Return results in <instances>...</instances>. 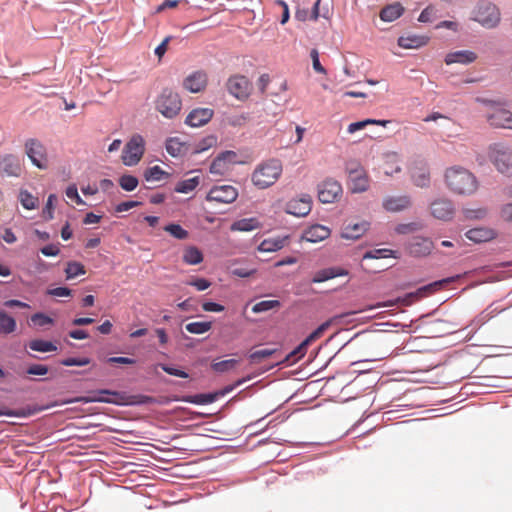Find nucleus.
Returning a JSON list of instances; mask_svg holds the SVG:
<instances>
[{"instance_id": "4c0bfd02", "label": "nucleus", "mask_w": 512, "mask_h": 512, "mask_svg": "<svg viewBox=\"0 0 512 512\" xmlns=\"http://www.w3.org/2000/svg\"><path fill=\"white\" fill-rule=\"evenodd\" d=\"M462 215L465 220H482L488 215V210L485 207L463 208Z\"/></svg>"}, {"instance_id": "f03ea898", "label": "nucleus", "mask_w": 512, "mask_h": 512, "mask_svg": "<svg viewBox=\"0 0 512 512\" xmlns=\"http://www.w3.org/2000/svg\"><path fill=\"white\" fill-rule=\"evenodd\" d=\"M283 172V166L278 159H269L256 166L251 181L258 189H267L274 185Z\"/></svg>"}, {"instance_id": "e2e57ef3", "label": "nucleus", "mask_w": 512, "mask_h": 512, "mask_svg": "<svg viewBox=\"0 0 512 512\" xmlns=\"http://www.w3.org/2000/svg\"><path fill=\"white\" fill-rule=\"evenodd\" d=\"M188 285L195 287L198 291H204L208 289L211 283L204 278H196L187 282Z\"/></svg>"}, {"instance_id": "4468645a", "label": "nucleus", "mask_w": 512, "mask_h": 512, "mask_svg": "<svg viewBox=\"0 0 512 512\" xmlns=\"http://www.w3.org/2000/svg\"><path fill=\"white\" fill-rule=\"evenodd\" d=\"M431 214L442 221H450L455 214V206L449 198H438L430 204Z\"/></svg>"}, {"instance_id": "c03bdc74", "label": "nucleus", "mask_w": 512, "mask_h": 512, "mask_svg": "<svg viewBox=\"0 0 512 512\" xmlns=\"http://www.w3.org/2000/svg\"><path fill=\"white\" fill-rule=\"evenodd\" d=\"M239 364L237 359H227L218 362H213L211 367L215 372L224 373L234 369Z\"/></svg>"}, {"instance_id": "423d86ee", "label": "nucleus", "mask_w": 512, "mask_h": 512, "mask_svg": "<svg viewBox=\"0 0 512 512\" xmlns=\"http://www.w3.org/2000/svg\"><path fill=\"white\" fill-rule=\"evenodd\" d=\"M346 172L349 179V189L353 193H362L369 188V177L363 166L355 161L351 160L346 163Z\"/></svg>"}, {"instance_id": "6ab92c4d", "label": "nucleus", "mask_w": 512, "mask_h": 512, "mask_svg": "<svg viewBox=\"0 0 512 512\" xmlns=\"http://www.w3.org/2000/svg\"><path fill=\"white\" fill-rule=\"evenodd\" d=\"M214 111L209 108L193 109L186 117L185 123L191 127H201L207 124L213 117Z\"/></svg>"}, {"instance_id": "4d7b16f0", "label": "nucleus", "mask_w": 512, "mask_h": 512, "mask_svg": "<svg viewBox=\"0 0 512 512\" xmlns=\"http://www.w3.org/2000/svg\"><path fill=\"white\" fill-rule=\"evenodd\" d=\"M56 200H57V197L55 194H50L48 196L46 205L42 211L43 217L45 219L51 220L53 218L54 203L56 202Z\"/></svg>"}, {"instance_id": "a878e982", "label": "nucleus", "mask_w": 512, "mask_h": 512, "mask_svg": "<svg viewBox=\"0 0 512 512\" xmlns=\"http://www.w3.org/2000/svg\"><path fill=\"white\" fill-rule=\"evenodd\" d=\"M346 275H348V271L344 268H341V267L325 268V269L317 271L314 274V276L312 278V282L313 283H321V282L333 279L335 277L346 276Z\"/></svg>"}, {"instance_id": "cd10ccee", "label": "nucleus", "mask_w": 512, "mask_h": 512, "mask_svg": "<svg viewBox=\"0 0 512 512\" xmlns=\"http://www.w3.org/2000/svg\"><path fill=\"white\" fill-rule=\"evenodd\" d=\"M428 40V37L425 36H401L398 39V45L404 49H417L422 46H425L428 43Z\"/></svg>"}, {"instance_id": "c756f323", "label": "nucleus", "mask_w": 512, "mask_h": 512, "mask_svg": "<svg viewBox=\"0 0 512 512\" xmlns=\"http://www.w3.org/2000/svg\"><path fill=\"white\" fill-rule=\"evenodd\" d=\"M166 150L171 156L177 157L183 155L186 152L187 147L179 138L173 137L166 141Z\"/></svg>"}, {"instance_id": "79ce46f5", "label": "nucleus", "mask_w": 512, "mask_h": 512, "mask_svg": "<svg viewBox=\"0 0 512 512\" xmlns=\"http://www.w3.org/2000/svg\"><path fill=\"white\" fill-rule=\"evenodd\" d=\"M19 201L21 205L27 210L35 209L38 206V198L33 196L27 190L20 191Z\"/></svg>"}, {"instance_id": "7ed1b4c3", "label": "nucleus", "mask_w": 512, "mask_h": 512, "mask_svg": "<svg viewBox=\"0 0 512 512\" xmlns=\"http://www.w3.org/2000/svg\"><path fill=\"white\" fill-rule=\"evenodd\" d=\"M471 20L487 29L496 28L501 21L500 9L494 3L480 0L471 11Z\"/></svg>"}, {"instance_id": "774afa93", "label": "nucleus", "mask_w": 512, "mask_h": 512, "mask_svg": "<svg viewBox=\"0 0 512 512\" xmlns=\"http://www.w3.org/2000/svg\"><path fill=\"white\" fill-rule=\"evenodd\" d=\"M71 290L67 287H57L53 289H49L47 293L51 296L55 297H68L71 296Z\"/></svg>"}, {"instance_id": "052dcab7", "label": "nucleus", "mask_w": 512, "mask_h": 512, "mask_svg": "<svg viewBox=\"0 0 512 512\" xmlns=\"http://www.w3.org/2000/svg\"><path fill=\"white\" fill-rule=\"evenodd\" d=\"M420 229V225L415 223V222H411V223H407V224H399L396 226L395 228V231L398 233V234H407V233H410V232H414V231H417Z\"/></svg>"}, {"instance_id": "b1692460", "label": "nucleus", "mask_w": 512, "mask_h": 512, "mask_svg": "<svg viewBox=\"0 0 512 512\" xmlns=\"http://www.w3.org/2000/svg\"><path fill=\"white\" fill-rule=\"evenodd\" d=\"M207 75L204 72H194L184 80V87L192 93H198L205 88Z\"/></svg>"}, {"instance_id": "37998d69", "label": "nucleus", "mask_w": 512, "mask_h": 512, "mask_svg": "<svg viewBox=\"0 0 512 512\" xmlns=\"http://www.w3.org/2000/svg\"><path fill=\"white\" fill-rule=\"evenodd\" d=\"M168 176L169 174L158 165L146 169L144 173L146 181H161Z\"/></svg>"}, {"instance_id": "f257e3e1", "label": "nucleus", "mask_w": 512, "mask_h": 512, "mask_svg": "<svg viewBox=\"0 0 512 512\" xmlns=\"http://www.w3.org/2000/svg\"><path fill=\"white\" fill-rule=\"evenodd\" d=\"M444 183L452 194L458 196H472L479 189L478 178L461 165H453L445 169Z\"/></svg>"}, {"instance_id": "1a4fd4ad", "label": "nucleus", "mask_w": 512, "mask_h": 512, "mask_svg": "<svg viewBox=\"0 0 512 512\" xmlns=\"http://www.w3.org/2000/svg\"><path fill=\"white\" fill-rule=\"evenodd\" d=\"M226 87L232 96L241 101L249 97L252 89L250 81L243 75L231 76L226 83Z\"/></svg>"}, {"instance_id": "338daca9", "label": "nucleus", "mask_w": 512, "mask_h": 512, "mask_svg": "<svg viewBox=\"0 0 512 512\" xmlns=\"http://www.w3.org/2000/svg\"><path fill=\"white\" fill-rule=\"evenodd\" d=\"M27 373L30 375H46L48 373V367L41 364H33L28 367Z\"/></svg>"}, {"instance_id": "bb28decb", "label": "nucleus", "mask_w": 512, "mask_h": 512, "mask_svg": "<svg viewBox=\"0 0 512 512\" xmlns=\"http://www.w3.org/2000/svg\"><path fill=\"white\" fill-rule=\"evenodd\" d=\"M368 227L369 223L366 221L349 223L344 227L341 235L345 239L355 240L360 238L368 230Z\"/></svg>"}, {"instance_id": "c85d7f7f", "label": "nucleus", "mask_w": 512, "mask_h": 512, "mask_svg": "<svg viewBox=\"0 0 512 512\" xmlns=\"http://www.w3.org/2000/svg\"><path fill=\"white\" fill-rule=\"evenodd\" d=\"M404 12V7L399 2H395L385 6L380 12L381 20L392 22L398 19Z\"/></svg>"}, {"instance_id": "4be33fe9", "label": "nucleus", "mask_w": 512, "mask_h": 512, "mask_svg": "<svg viewBox=\"0 0 512 512\" xmlns=\"http://www.w3.org/2000/svg\"><path fill=\"white\" fill-rule=\"evenodd\" d=\"M330 234L331 230L327 226L315 224L305 230L303 239L308 242L317 243L328 238Z\"/></svg>"}, {"instance_id": "7c9ffc66", "label": "nucleus", "mask_w": 512, "mask_h": 512, "mask_svg": "<svg viewBox=\"0 0 512 512\" xmlns=\"http://www.w3.org/2000/svg\"><path fill=\"white\" fill-rule=\"evenodd\" d=\"M183 261L188 265H197L203 261V254L197 247L189 246L184 250Z\"/></svg>"}, {"instance_id": "864d4df0", "label": "nucleus", "mask_w": 512, "mask_h": 512, "mask_svg": "<svg viewBox=\"0 0 512 512\" xmlns=\"http://www.w3.org/2000/svg\"><path fill=\"white\" fill-rule=\"evenodd\" d=\"M381 257H396L395 251L391 249H376L368 251L364 254L363 259L381 258Z\"/></svg>"}, {"instance_id": "e433bc0d", "label": "nucleus", "mask_w": 512, "mask_h": 512, "mask_svg": "<svg viewBox=\"0 0 512 512\" xmlns=\"http://www.w3.org/2000/svg\"><path fill=\"white\" fill-rule=\"evenodd\" d=\"M28 346L31 350L42 353L53 352L57 350V346L52 342L42 339L31 340Z\"/></svg>"}, {"instance_id": "0eeeda50", "label": "nucleus", "mask_w": 512, "mask_h": 512, "mask_svg": "<svg viewBox=\"0 0 512 512\" xmlns=\"http://www.w3.org/2000/svg\"><path fill=\"white\" fill-rule=\"evenodd\" d=\"M24 147L25 153L33 165L43 170L48 167L47 151L42 142L31 138L26 140Z\"/></svg>"}, {"instance_id": "a19ab883", "label": "nucleus", "mask_w": 512, "mask_h": 512, "mask_svg": "<svg viewBox=\"0 0 512 512\" xmlns=\"http://www.w3.org/2000/svg\"><path fill=\"white\" fill-rule=\"evenodd\" d=\"M65 273L67 279H74L77 276L84 275L86 273V269L80 262L70 261L67 263Z\"/></svg>"}, {"instance_id": "6e6552de", "label": "nucleus", "mask_w": 512, "mask_h": 512, "mask_svg": "<svg viewBox=\"0 0 512 512\" xmlns=\"http://www.w3.org/2000/svg\"><path fill=\"white\" fill-rule=\"evenodd\" d=\"M144 139L140 135H134L126 144L122 160L127 166L136 165L144 154Z\"/></svg>"}, {"instance_id": "a18cd8bd", "label": "nucleus", "mask_w": 512, "mask_h": 512, "mask_svg": "<svg viewBox=\"0 0 512 512\" xmlns=\"http://www.w3.org/2000/svg\"><path fill=\"white\" fill-rule=\"evenodd\" d=\"M212 327V323L209 321L204 322H191L188 323L185 328L191 334H203L208 332Z\"/></svg>"}, {"instance_id": "603ef678", "label": "nucleus", "mask_w": 512, "mask_h": 512, "mask_svg": "<svg viewBox=\"0 0 512 512\" xmlns=\"http://www.w3.org/2000/svg\"><path fill=\"white\" fill-rule=\"evenodd\" d=\"M165 231L170 233L173 237L183 240L188 237V232L178 224H169L165 227Z\"/></svg>"}, {"instance_id": "aec40b11", "label": "nucleus", "mask_w": 512, "mask_h": 512, "mask_svg": "<svg viewBox=\"0 0 512 512\" xmlns=\"http://www.w3.org/2000/svg\"><path fill=\"white\" fill-rule=\"evenodd\" d=\"M382 205L388 212H400L411 206V199L407 195L388 196L383 199Z\"/></svg>"}, {"instance_id": "f3484780", "label": "nucleus", "mask_w": 512, "mask_h": 512, "mask_svg": "<svg viewBox=\"0 0 512 512\" xmlns=\"http://www.w3.org/2000/svg\"><path fill=\"white\" fill-rule=\"evenodd\" d=\"M105 395L118 396L119 393L115 391H110L107 389L99 390L95 392L92 396H80L72 399L63 400L60 404H70V403H92V402H105V403H117L116 400L105 397Z\"/></svg>"}, {"instance_id": "20e7f679", "label": "nucleus", "mask_w": 512, "mask_h": 512, "mask_svg": "<svg viewBox=\"0 0 512 512\" xmlns=\"http://www.w3.org/2000/svg\"><path fill=\"white\" fill-rule=\"evenodd\" d=\"M487 155L489 161L499 173L512 176L511 147L503 143H494L489 146Z\"/></svg>"}, {"instance_id": "6e6d98bb", "label": "nucleus", "mask_w": 512, "mask_h": 512, "mask_svg": "<svg viewBox=\"0 0 512 512\" xmlns=\"http://www.w3.org/2000/svg\"><path fill=\"white\" fill-rule=\"evenodd\" d=\"M31 322L36 326H46L54 323V320L44 313H35L31 316Z\"/></svg>"}, {"instance_id": "9d476101", "label": "nucleus", "mask_w": 512, "mask_h": 512, "mask_svg": "<svg viewBox=\"0 0 512 512\" xmlns=\"http://www.w3.org/2000/svg\"><path fill=\"white\" fill-rule=\"evenodd\" d=\"M343 193L341 184L328 178L318 185V199L322 203H333L337 201Z\"/></svg>"}, {"instance_id": "ddd939ff", "label": "nucleus", "mask_w": 512, "mask_h": 512, "mask_svg": "<svg viewBox=\"0 0 512 512\" xmlns=\"http://www.w3.org/2000/svg\"><path fill=\"white\" fill-rule=\"evenodd\" d=\"M409 173L417 187L425 188L430 185V170L425 161L414 160L409 167Z\"/></svg>"}, {"instance_id": "2f4dec72", "label": "nucleus", "mask_w": 512, "mask_h": 512, "mask_svg": "<svg viewBox=\"0 0 512 512\" xmlns=\"http://www.w3.org/2000/svg\"><path fill=\"white\" fill-rule=\"evenodd\" d=\"M259 228V222L256 218H245L235 221L232 226V231L248 232Z\"/></svg>"}, {"instance_id": "f8f14e48", "label": "nucleus", "mask_w": 512, "mask_h": 512, "mask_svg": "<svg viewBox=\"0 0 512 512\" xmlns=\"http://www.w3.org/2000/svg\"><path fill=\"white\" fill-rule=\"evenodd\" d=\"M486 120L494 128L512 130V112L501 107H493L486 113Z\"/></svg>"}, {"instance_id": "3c124183", "label": "nucleus", "mask_w": 512, "mask_h": 512, "mask_svg": "<svg viewBox=\"0 0 512 512\" xmlns=\"http://www.w3.org/2000/svg\"><path fill=\"white\" fill-rule=\"evenodd\" d=\"M442 282H448V281L444 280V281L434 282L429 285L423 286V287L419 288L415 293H411L409 296L416 297V298L424 297L430 293H433L437 289V287L442 284Z\"/></svg>"}, {"instance_id": "72a5a7b5", "label": "nucleus", "mask_w": 512, "mask_h": 512, "mask_svg": "<svg viewBox=\"0 0 512 512\" xmlns=\"http://www.w3.org/2000/svg\"><path fill=\"white\" fill-rule=\"evenodd\" d=\"M16 330V321L6 311L0 310V333L10 334Z\"/></svg>"}, {"instance_id": "8fccbe9b", "label": "nucleus", "mask_w": 512, "mask_h": 512, "mask_svg": "<svg viewBox=\"0 0 512 512\" xmlns=\"http://www.w3.org/2000/svg\"><path fill=\"white\" fill-rule=\"evenodd\" d=\"M279 306H280V302L278 300H263V301L256 303L252 307V311L254 313H261V312L272 310Z\"/></svg>"}, {"instance_id": "69168bd1", "label": "nucleus", "mask_w": 512, "mask_h": 512, "mask_svg": "<svg viewBox=\"0 0 512 512\" xmlns=\"http://www.w3.org/2000/svg\"><path fill=\"white\" fill-rule=\"evenodd\" d=\"M66 196L75 201L78 205L84 204V201L81 199V197L78 194V190L76 185H70L66 189Z\"/></svg>"}, {"instance_id": "49530a36", "label": "nucleus", "mask_w": 512, "mask_h": 512, "mask_svg": "<svg viewBox=\"0 0 512 512\" xmlns=\"http://www.w3.org/2000/svg\"><path fill=\"white\" fill-rule=\"evenodd\" d=\"M505 310L506 308L491 305L478 316L477 321L481 324H484L485 322L489 321L490 319L494 318L495 316L504 312Z\"/></svg>"}, {"instance_id": "09e8293b", "label": "nucleus", "mask_w": 512, "mask_h": 512, "mask_svg": "<svg viewBox=\"0 0 512 512\" xmlns=\"http://www.w3.org/2000/svg\"><path fill=\"white\" fill-rule=\"evenodd\" d=\"M229 170L227 163L220 157H216L210 165V172L215 175H224Z\"/></svg>"}, {"instance_id": "39448f33", "label": "nucleus", "mask_w": 512, "mask_h": 512, "mask_svg": "<svg viewBox=\"0 0 512 512\" xmlns=\"http://www.w3.org/2000/svg\"><path fill=\"white\" fill-rule=\"evenodd\" d=\"M182 108V101L178 93L171 89H163L155 101V109L165 118L176 117Z\"/></svg>"}, {"instance_id": "dca6fc26", "label": "nucleus", "mask_w": 512, "mask_h": 512, "mask_svg": "<svg viewBox=\"0 0 512 512\" xmlns=\"http://www.w3.org/2000/svg\"><path fill=\"white\" fill-rule=\"evenodd\" d=\"M23 167L20 159L13 154L0 156V175L3 177H20Z\"/></svg>"}, {"instance_id": "473e14b6", "label": "nucleus", "mask_w": 512, "mask_h": 512, "mask_svg": "<svg viewBox=\"0 0 512 512\" xmlns=\"http://www.w3.org/2000/svg\"><path fill=\"white\" fill-rule=\"evenodd\" d=\"M218 397V393H208V394H197L192 396H184L181 398V401L203 405V404H210L214 402Z\"/></svg>"}, {"instance_id": "f704fd0d", "label": "nucleus", "mask_w": 512, "mask_h": 512, "mask_svg": "<svg viewBox=\"0 0 512 512\" xmlns=\"http://www.w3.org/2000/svg\"><path fill=\"white\" fill-rule=\"evenodd\" d=\"M401 172V166L396 154H389L385 157L384 173L387 176H393Z\"/></svg>"}, {"instance_id": "680f3d73", "label": "nucleus", "mask_w": 512, "mask_h": 512, "mask_svg": "<svg viewBox=\"0 0 512 512\" xmlns=\"http://www.w3.org/2000/svg\"><path fill=\"white\" fill-rule=\"evenodd\" d=\"M310 57L312 59L313 69L320 74H326V69L321 65L319 61V53L316 49H312L310 52Z\"/></svg>"}, {"instance_id": "13d9d810", "label": "nucleus", "mask_w": 512, "mask_h": 512, "mask_svg": "<svg viewBox=\"0 0 512 512\" xmlns=\"http://www.w3.org/2000/svg\"><path fill=\"white\" fill-rule=\"evenodd\" d=\"M437 9L433 5L427 6L420 14L418 20L423 23L431 22L436 18Z\"/></svg>"}, {"instance_id": "5fc2aeb1", "label": "nucleus", "mask_w": 512, "mask_h": 512, "mask_svg": "<svg viewBox=\"0 0 512 512\" xmlns=\"http://www.w3.org/2000/svg\"><path fill=\"white\" fill-rule=\"evenodd\" d=\"M217 143V137L214 135H209L203 138L196 146L195 151L197 153L208 150L209 148L215 146Z\"/></svg>"}, {"instance_id": "c9c22d12", "label": "nucleus", "mask_w": 512, "mask_h": 512, "mask_svg": "<svg viewBox=\"0 0 512 512\" xmlns=\"http://www.w3.org/2000/svg\"><path fill=\"white\" fill-rule=\"evenodd\" d=\"M200 183V177L195 176L189 179L179 181L174 190L177 193H189L193 191Z\"/></svg>"}, {"instance_id": "de8ad7c7", "label": "nucleus", "mask_w": 512, "mask_h": 512, "mask_svg": "<svg viewBox=\"0 0 512 512\" xmlns=\"http://www.w3.org/2000/svg\"><path fill=\"white\" fill-rule=\"evenodd\" d=\"M139 184L138 179L135 176L132 175H122L119 179V185L120 187L125 191H133L137 188Z\"/></svg>"}, {"instance_id": "bf43d9fd", "label": "nucleus", "mask_w": 512, "mask_h": 512, "mask_svg": "<svg viewBox=\"0 0 512 512\" xmlns=\"http://www.w3.org/2000/svg\"><path fill=\"white\" fill-rule=\"evenodd\" d=\"M90 363V359L87 357L83 358H66L61 361L64 366H86Z\"/></svg>"}, {"instance_id": "58836bf2", "label": "nucleus", "mask_w": 512, "mask_h": 512, "mask_svg": "<svg viewBox=\"0 0 512 512\" xmlns=\"http://www.w3.org/2000/svg\"><path fill=\"white\" fill-rule=\"evenodd\" d=\"M388 122L389 121H387V120L365 119V120H362V121L353 122V123L349 124V126L347 128V132L350 133V134H353L356 131L362 130L365 127H367L368 125H372V124L386 126V124Z\"/></svg>"}, {"instance_id": "ea45409f", "label": "nucleus", "mask_w": 512, "mask_h": 512, "mask_svg": "<svg viewBox=\"0 0 512 512\" xmlns=\"http://www.w3.org/2000/svg\"><path fill=\"white\" fill-rule=\"evenodd\" d=\"M277 353V349L264 348L253 351L249 354V359L251 363L258 364L263 360L272 357Z\"/></svg>"}, {"instance_id": "2eb2a0df", "label": "nucleus", "mask_w": 512, "mask_h": 512, "mask_svg": "<svg viewBox=\"0 0 512 512\" xmlns=\"http://www.w3.org/2000/svg\"><path fill=\"white\" fill-rule=\"evenodd\" d=\"M434 248L433 241L430 238L415 236L407 243V251L413 257L428 256Z\"/></svg>"}, {"instance_id": "a211bd4d", "label": "nucleus", "mask_w": 512, "mask_h": 512, "mask_svg": "<svg viewBox=\"0 0 512 512\" xmlns=\"http://www.w3.org/2000/svg\"><path fill=\"white\" fill-rule=\"evenodd\" d=\"M312 207V199L309 195H305L298 199H292L287 203L286 211L297 217H304Z\"/></svg>"}, {"instance_id": "5701e85b", "label": "nucleus", "mask_w": 512, "mask_h": 512, "mask_svg": "<svg viewBox=\"0 0 512 512\" xmlns=\"http://www.w3.org/2000/svg\"><path fill=\"white\" fill-rule=\"evenodd\" d=\"M496 232L489 227H476L468 230L465 236L475 243L488 242L496 237Z\"/></svg>"}, {"instance_id": "393cba45", "label": "nucleus", "mask_w": 512, "mask_h": 512, "mask_svg": "<svg viewBox=\"0 0 512 512\" xmlns=\"http://www.w3.org/2000/svg\"><path fill=\"white\" fill-rule=\"evenodd\" d=\"M288 236H277L273 238L264 239L258 246L261 252H275L288 244Z\"/></svg>"}, {"instance_id": "0e129e2a", "label": "nucleus", "mask_w": 512, "mask_h": 512, "mask_svg": "<svg viewBox=\"0 0 512 512\" xmlns=\"http://www.w3.org/2000/svg\"><path fill=\"white\" fill-rule=\"evenodd\" d=\"M310 343L307 342V340L305 339L295 350H293L287 357H286V360H289L290 358L292 357H297V358H302L305 354H306V351H307V346L309 345Z\"/></svg>"}, {"instance_id": "412c9836", "label": "nucleus", "mask_w": 512, "mask_h": 512, "mask_svg": "<svg viewBox=\"0 0 512 512\" xmlns=\"http://www.w3.org/2000/svg\"><path fill=\"white\" fill-rule=\"evenodd\" d=\"M476 59L477 54L475 52L470 50H459L448 53L445 56L444 61L447 65H452L456 63L467 65L473 63L474 61H476Z\"/></svg>"}, {"instance_id": "9b49d317", "label": "nucleus", "mask_w": 512, "mask_h": 512, "mask_svg": "<svg viewBox=\"0 0 512 512\" xmlns=\"http://www.w3.org/2000/svg\"><path fill=\"white\" fill-rule=\"evenodd\" d=\"M238 197V190L232 185L214 186L210 189L206 196L209 202H217L221 204H230Z\"/></svg>"}]
</instances>
